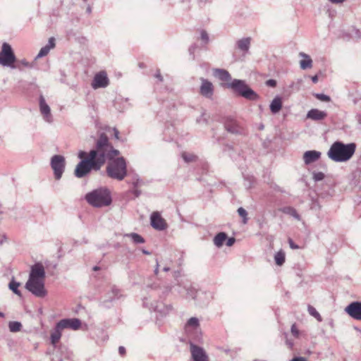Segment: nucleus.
<instances>
[{
	"label": "nucleus",
	"instance_id": "51",
	"mask_svg": "<svg viewBox=\"0 0 361 361\" xmlns=\"http://www.w3.org/2000/svg\"><path fill=\"white\" fill-rule=\"evenodd\" d=\"M87 153L84 151H80L78 153V158L83 159L86 156Z\"/></svg>",
	"mask_w": 361,
	"mask_h": 361
},
{
	"label": "nucleus",
	"instance_id": "35",
	"mask_svg": "<svg viewBox=\"0 0 361 361\" xmlns=\"http://www.w3.org/2000/svg\"><path fill=\"white\" fill-rule=\"evenodd\" d=\"M22 324L19 322H10L8 324V328L11 332H18L20 331Z\"/></svg>",
	"mask_w": 361,
	"mask_h": 361
},
{
	"label": "nucleus",
	"instance_id": "4",
	"mask_svg": "<svg viewBox=\"0 0 361 361\" xmlns=\"http://www.w3.org/2000/svg\"><path fill=\"white\" fill-rule=\"evenodd\" d=\"M114 157L109 159L111 161L106 166V173L113 179L122 180L127 175L126 162L123 157L116 159Z\"/></svg>",
	"mask_w": 361,
	"mask_h": 361
},
{
	"label": "nucleus",
	"instance_id": "11",
	"mask_svg": "<svg viewBox=\"0 0 361 361\" xmlns=\"http://www.w3.org/2000/svg\"><path fill=\"white\" fill-rule=\"evenodd\" d=\"M225 129L233 134H243L245 133L244 128L238 123V122L233 118L228 116L224 121Z\"/></svg>",
	"mask_w": 361,
	"mask_h": 361
},
{
	"label": "nucleus",
	"instance_id": "22",
	"mask_svg": "<svg viewBox=\"0 0 361 361\" xmlns=\"http://www.w3.org/2000/svg\"><path fill=\"white\" fill-rule=\"evenodd\" d=\"M251 43V37H243L236 42L235 46L238 49L242 51L244 54H247L250 49Z\"/></svg>",
	"mask_w": 361,
	"mask_h": 361
},
{
	"label": "nucleus",
	"instance_id": "18",
	"mask_svg": "<svg viewBox=\"0 0 361 361\" xmlns=\"http://www.w3.org/2000/svg\"><path fill=\"white\" fill-rule=\"evenodd\" d=\"M45 278V271L43 265L40 263H37L31 267V271L28 279H42Z\"/></svg>",
	"mask_w": 361,
	"mask_h": 361
},
{
	"label": "nucleus",
	"instance_id": "54",
	"mask_svg": "<svg viewBox=\"0 0 361 361\" xmlns=\"http://www.w3.org/2000/svg\"><path fill=\"white\" fill-rule=\"evenodd\" d=\"M312 81L314 82V83H317L318 82V76L317 75H314L312 77Z\"/></svg>",
	"mask_w": 361,
	"mask_h": 361
},
{
	"label": "nucleus",
	"instance_id": "58",
	"mask_svg": "<svg viewBox=\"0 0 361 361\" xmlns=\"http://www.w3.org/2000/svg\"><path fill=\"white\" fill-rule=\"evenodd\" d=\"M158 271H159V264L157 262V267H156L155 270H154V272H155L156 274L158 273Z\"/></svg>",
	"mask_w": 361,
	"mask_h": 361
},
{
	"label": "nucleus",
	"instance_id": "60",
	"mask_svg": "<svg viewBox=\"0 0 361 361\" xmlns=\"http://www.w3.org/2000/svg\"><path fill=\"white\" fill-rule=\"evenodd\" d=\"M356 35H357V37L361 39V33L360 32L359 30H357Z\"/></svg>",
	"mask_w": 361,
	"mask_h": 361
},
{
	"label": "nucleus",
	"instance_id": "17",
	"mask_svg": "<svg viewBox=\"0 0 361 361\" xmlns=\"http://www.w3.org/2000/svg\"><path fill=\"white\" fill-rule=\"evenodd\" d=\"M39 110L43 116L44 119L51 123L52 121V116L51 114V109L49 106L47 104L44 97L43 95L39 96Z\"/></svg>",
	"mask_w": 361,
	"mask_h": 361
},
{
	"label": "nucleus",
	"instance_id": "10",
	"mask_svg": "<svg viewBox=\"0 0 361 361\" xmlns=\"http://www.w3.org/2000/svg\"><path fill=\"white\" fill-rule=\"evenodd\" d=\"M190 350L193 361H209V356L203 348L190 343Z\"/></svg>",
	"mask_w": 361,
	"mask_h": 361
},
{
	"label": "nucleus",
	"instance_id": "1",
	"mask_svg": "<svg viewBox=\"0 0 361 361\" xmlns=\"http://www.w3.org/2000/svg\"><path fill=\"white\" fill-rule=\"evenodd\" d=\"M120 152L113 147L107 135L102 133L95 143V149L90 150L88 157L80 161L75 167L74 174L77 178H83L91 170L99 171L106 159L118 156Z\"/></svg>",
	"mask_w": 361,
	"mask_h": 361
},
{
	"label": "nucleus",
	"instance_id": "56",
	"mask_svg": "<svg viewBox=\"0 0 361 361\" xmlns=\"http://www.w3.org/2000/svg\"><path fill=\"white\" fill-rule=\"evenodd\" d=\"M5 240H6V237L4 235L0 237V245H1Z\"/></svg>",
	"mask_w": 361,
	"mask_h": 361
},
{
	"label": "nucleus",
	"instance_id": "49",
	"mask_svg": "<svg viewBox=\"0 0 361 361\" xmlns=\"http://www.w3.org/2000/svg\"><path fill=\"white\" fill-rule=\"evenodd\" d=\"M118 353L121 356H123L126 354V348L123 346H120L118 348Z\"/></svg>",
	"mask_w": 361,
	"mask_h": 361
},
{
	"label": "nucleus",
	"instance_id": "24",
	"mask_svg": "<svg viewBox=\"0 0 361 361\" xmlns=\"http://www.w3.org/2000/svg\"><path fill=\"white\" fill-rule=\"evenodd\" d=\"M299 56L304 58L300 61V67L302 70L311 68L312 67V60L310 56L304 52H300Z\"/></svg>",
	"mask_w": 361,
	"mask_h": 361
},
{
	"label": "nucleus",
	"instance_id": "33",
	"mask_svg": "<svg viewBox=\"0 0 361 361\" xmlns=\"http://www.w3.org/2000/svg\"><path fill=\"white\" fill-rule=\"evenodd\" d=\"M274 259L277 265L281 266L285 262V252L282 250L277 252L274 255Z\"/></svg>",
	"mask_w": 361,
	"mask_h": 361
},
{
	"label": "nucleus",
	"instance_id": "34",
	"mask_svg": "<svg viewBox=\"0 0 361 361\" xmlns=\"http://www.w3.org/2000/svg\"><path fill=\"white\" fill-rule=\"evenodd\" d=\"M131 179L128 181L129 184H132L133 188H137L142 184V180L140 178L137 174L130 176Z\"/></svg>",
	"mask_w": 361,
	"mask_h": 361
},
{
	"label": "nucleus",
	"instance_id": "31",
	"mask_svg": "<svg viewBox=\"0 0 361 361\" xmlns=\"http://www.w3.org/2000/svg\"><path fill=\"white\" fill-rule=\"evenodd\" d=\"M199 327V320L196 317H191L185 325V330L190 331V329H197Z\"/></svg>",
	"mask_w": 361,
	"mask_h": 361
},
{
	"label": "nucleus",
	"instance_id": "25",
	"mask_svg": "<svg viewBox=\"0 0 361 361\" xmlns=\"http://www.w3.org/2000/svg\"><path fill=\"white\" fill-rule=\"evenodd\" d=\"M214 75L222 81L228 82L231 80V74L224 69L215 68L214 69Z\"/></svg>",
	"mask_w": 361,
	"mask_h": 361
},
{
	"label": "nucleus",
	"instance_id": "36",
	"mask_svg": "<svg viewBox=\"0 0 361 361\" xmlns=\"http://www.w3.org/2000/svg\"><path fill=\"white\" fill-rule=\"evenodd\" d=\"M307 310H308V312L310 315H312V317L316 318L318 321H319V322L322 321L321 315L319 314V313L317 311V310L314 307H312L311 305H308Z\"/></svg>",
	"mask_w": 361,
	"mask_h": 361
},
{
	"label": "nucleus",
	"instance_id": "61",
	"mask_svg": "<svg viewBox=\"0 0 361 361\" xmlns=\"http://www.w3.org/2000/svg\"><path fill=\"white\" fill-rule=\"evenodd\" d=\"M356 35H357V37L361 39V33L360 32L359 30H357Z\"/></svg>",
	"mask_w": 361,
	"mask_h": 361
},
{
	"label": "nucleus",
	"instance_id": "2",
	"mask_svg": "<svg viewBox=\"0 0 361 361\" xmlns=\"http://www.w3.org/2000/svg\"><path fill=\"white\" fill-rule=\"evenodd\" d=\"M356 145L353 142L344 144L341 141H336L330 147L327 155L336 162H345L353 157Z\"/></svg>",
	"mask_w": 361,
	"mask_h": 361
},
{
	"label": "nucleus",
	"instance_id": "27",
	"mask_svg": "<svg viewBox=\"0 0 361 361\" xmlns=\"http://www.w3.org/2000/svg\"><path fill=\"white\" fill-rule=\"evenodd\" d=\"M282 108V100L279 97H276L270 104V110L272 114H276L280 111Z\"/></svg>",
	"mask_w": 361,
	"mask_h": 361
},
{
	"label": "nucleus",
	"instance_id": "20",
	"mask_svg": "<svg viewBox=\"0 0 361 361\" xmlns=\"http://www.w3.org/2000/svg\"><path fill=\"white\" fill-rule=\"evenodd\" d=\"M154 310L159 314V316L162 317L168 314L172 310V307L171 305H166L161 302H158L153 307Z\"/></svg>",
	"mask_w": 361,
	"mask_h": 361
},
{
	"label": "nucleus",
	"instance_id": "63",
	"mask_svg": "<svg viewBox=\"0 0 361 361\" xmlns=\"http://www.w3.org/2000/svg\"><path fill=\"white\" fill-rule=\"evenodd\" d=\"M163 270L164 271H169L170 270V268L169 267H164Z\"/></svg>",
	"mask_w": 361,
	"mask_h": 361
},
{
	"label": "nucleus",
	"instance_id": "64",
	"mask_svg": "<svg viewBox=\"0 0 361 361\" xmlns=\"http://www.w3.org/2000/svg\"><path fill=\"white\" fill-rule=\"evenodd\" d=\"M99 269V267H97V266H95V267H93V270H94V271H97V270H98Z\"/></svg>",
	"mask_w": 361,
	"mask_h": 361
},
{
	"label": "nucleus",
	"instance_id": "53",
	"mask_svg": "<svg viewBox=\"0 0 361 361\" xmlns=\"http://www.w3.org/2000/svg\"><path fill=\"white\" fill-rule=\"evenodd\" d=\"M286 345L289 347V348H292L294 345L293 342L288 339H286Z\"/></svg>",
	"mask_w": 361,
	"mask_h": 361
},
{
	"label": "nucleus",
	"instance_id": "6",
	"mask_svg": "<svg viewBox=\"0 0 361 361\" xmlns=\"http://www.w3.org/2000/svg\"><path fill=\"white\" fill-rule=\"evenodd\" d=\"M16 61V57L11 46L7 42H4L0 51V64L3 66L13 67Z\"/></svg>",
	"mask_w": 361,
	"mask_h": 361
},
{
	"label": "nucleus",
	"instance_id": "43",
	"mask_svg": "<svg viewBox=\"0 0 361 361\" xmlns=\"http://www.w3.org/2000/svg\"><path fill=\"white\" fill-rule=\"evenodd\" d=\"M266 85L269 87H274L276 86V81L274 79H269L266 81Z\"/></svg>",
	"mask_w": 361,
	"mask_h": 361
},
{
	"label": "nucleus",
	"instance_id": "39",
	"mask_svg": "<svg viewBox=\"0 0 361 361\" xmlns=\"http://www.w3.org/2000/svg\"><path fill=\"white\" fill-rule=\"evenodd\" d=\"M315 97L322 102H329L331 100L330 97L324 94L318 93L315 94Z\"/></svg>",
	"mask_w": 361,
	"mask_h": 361
},
{
	"label": "nucleus",
	"instance_id": "44",
	"mask_svg": "<svg viewBox=\"0 0 361 361\" xmlns=\"http://www.w3.org/2000/svg\"><path fill=\"white\" fill-rule=\"evenodd\" d=\"M196 47H197L196 44H192L189 47V49H188L190 54L192 55L193 59L195 58L194 53L196 49Z\"/></svg>",
	"mask_w": 361,
	"mask_h": 361
},
{
	"label": "nucleus",
	"instance_id": "9",
	"mask_svg": "<svg viewBox=\"0 0 361 361\" xmlns=\"http://www.w3.org/2000/svg\"><path fill=\"white\" fill-rule=\"evenodd\" d=\"M121 290L116 286H112L111 290L106 293L99 305L103 308H110L112 302L121 297Z\"/></svg>",
	"mask_w": 361,
	"mask_h": 361
},
{
	"label": "nucleus",
	"instance_id": "19",
	"mask_svg": "<svg viewBox=\"0 0 361 361\" xmlns=\"http://www.w3.org/2000/svg\"><path fill=\"white\" fill-rule=\"evenodd\" d=\"M327 113L317 109H312L307 114V118L314 121H320L326 118Z\"/></svg>",
	"mask_w": 361,
	"mask_h": 361
},
{
	"label": "nucleus",
	"instance_id": "40",
	"mask_svg": "<svg viewBox=\"0 0 361 361\" xmlns=\"http://www.w3.org/2000/svg\"><path fill=\"white\" fill-rule=\"evenodd\" d=\"M182 157L183 158V159L186 161V162H190V161H192L195 159V156L194 155H192V154H187L186 153H183L182 154Z\"/></svg>",
	"mask_w": 361,
	"mask_h": 361
},
{
	"label": "nucleus",
	"instance_id": "62",
	"mask_svg": "<svg viewBox=\"0 0 361 361\" xmlns=\"http://www.w3.org/2000/svg\"><path fill=\"white\" fill-rule=\"evenodd\" d=\"M357 121H358L359 123L361 124V114L357 116Z\"/></svg>",
	"mask_w": 361,
	"mask_h": 361
},
{
	"label": "nucleus",
	"instance_id": "41",
	"mask_svg": "<svg viewBox=\"0 0 361 361\" xmlns=\"http://www.w3.org/2000/svg\"><path fill=\"white\" fill-rule=\"evenodd\" d=\"M291 333L292 334L295 336V337H298L299 336V331L296 326V324H293L292 326H291Z\"/></svg>",
	"mask_w": 361,
	"mask_h": 361
},
{
	"label": "nucleus",
	"instance_id": "59",
	"mask_svg": "<svg viewBox=\"0 0 361 361\" xmlns=\"http://www.w3.org/2000/svg\"><path fill=\"white\" fill-rule=\"evenodd\" d=\"M212 0H200V3L205 4L207 2H210Z\"/></svg>",
	"mask_w": 361,
	"mask_h": 361
},
{
	"label": "nucleus",
	"instance_id": "21",
	"mask_svg": "<svg viewBox=\"0 0 361 361\" xmlns=\"http://www.w3.org/2000/svg\"><path fill=\"white\" fill-rule=\"evenodd\" d=\"M321 152L316 150L307 151L303 154V160L305 164L308 165L318 160L320 158Z\"/></svg>",
	"mask_w": 361,
	"mask_h": 361
},
{
	"label": "nucleus",
	"instance_id": "45",
	"mask_svg": "<svg viewBox=\"0 0 361 361\" xmlns=\"http://www.w3.org/2000/svg\"><path fill=\"white\" fill-rule=\"evenodd\" d=\"M226 240H226V244L228 247L232 246L234 244L235 241V239L234 238H227Z\"/></svg>",
	"mask_w": 361,
	"mask_h": 361
},
{
	"label": "nucleus",
	"instance_id": "55",
	"mask_svg": "<svg viewBox=\"0 0 361 361\" xmlns=\"http://www.w3.org/2000/svg\"><path fill=\"white\" fill-rule=\"evenodd\" d=\"M329 1L334 4H340V3H343L345 0H329Z\"/></svg>",
	"mask_w": 361,
	"mask_h": 361
},
{
	"label": "nucleus",
	"instance_id": "57",
	"mask_svg": "<svg viewBox=\"0 0 361 361\" xmlns=\"http://www.w3.org/2000/svg\"><path fill=\"white\" fill-rule=\"evenodd\" d=\"M142 253H143V254H145V255H150V252H149L148 250H145V249H143V250H142Z\"/></svg>",
	"mask_w": 361,
	"mask_h": 361
},
{
	"label": "nucleus",
	"instance_id": "30",
	"mask_svg": "<svg viewBox=\"0 0 361 361\" xmlns=\"http://www.w3.org/2000/svg\"><path fill=\"white\" fill-rule=\"evenodd\" d=\"M20 286V283L12 279L8 283V288L12 290L15 294H16L19 297H22V293L20 290H19L18 288Z\"/></svg>",
	"mask_w": 361,
	"mask_h": 361
},
{
	"label": "nucleus",
	"instance_id": "28",
	"mask_svg": "<svg viewBox=\"0 0 361 361\" xmlns=\"http://www.w3.org/2000/svg\"><path fill=\"white\" fill-rule=\"evenodd\" d=\"M227 239V234L224 232L219 233L217 235H215L214 238V244L218 247H220L224 245V243Z\"/></svg>",
	"mask_w": 361,
	"mask_h": 361
},
{
	"label": "nucleus",
	"instance_id": "48",
	"mask_svg": "<svg viewBox=\"0 0 361 361\" xmlns=\"http://www.w3.org/2000/svg\"><path fill=\"white\" fill-rule=\"evenodd\" d=\"M132 193L135 195V197H139L141 194V191L137 190V188H134L132 190Z\"/></svg>",
	"mask_w": 361,
	"mask_h": 361
},
{
	"label": "nucleus",
	"instance_id": "23",
	"mask_svg": "<svg viewBox=\"0 0 361 361\" xmlns=\"http://www.w3.org/2000/svg\"><path fill=\"white\" fill-rule=\"evenodd\" d=\"M55 47V39L51 37L49 39L48 44L44 47H42L36 56V59L42 58L43 56H47L51 49H53Z\"/></svg>",
	"mask_w": 361,
	"mask_h": 361
},
{
	"label": "nucleus",
	"instance_id": "47",
	"mask_svg": "<svg viewBox=\"0 0 361 361\" xmlns=\"http://www.w3.org/2000/svg\"><path fill=\"white\" fill-rule=\"evenodd\" d=\"M154 77L157 78L160 82L163 81V77L161 75L159 70L157 71V73L154 75Z\"/></svg>",
	"mask_w": 361,
	"mask_h": 361
},
{
	"label": "nucleus",
	"instance_id": "5",
	"mask_svg": "<svg viewBox=\"0 0 361 361\" xmlns=\"http://www.w3.org/2000/svg\"><path fill=\"white\" fill-rule=\"evenodd\" d=\"M226 87L246 99L257 101L259 98V96L246 84L245 80L233 79L226 84Z\"/></svg>",
	"mask_w": 361,
	"mask_h": 361
},
{
	"label": "nucleus",
	"instance_id": "12",
	"mask_svg": "<svg viewBox=\"0 0 361 361\" xmlns=\"http://www.w3.org/2000/svg\"><path fill=\"white\" fill-rule=\"evenodd\" d=\"M150 224L157 231H164L167 228V224L158 212H154L150 216Z\"/></svg>",
	"mask_w": 361,
	"mask_h": 361
},
{
	"label": "nucleus",
	"instance_id": "13",
	"mask_svg": "<svg viewBox=\"0 0 361 361\" xmlns=\"http://www.w3.org/2000/svg\"><path fill=\"white\" fill-rule=\"evenodd\" d=\"M200 80L201 81L200 94L207 99H212L214 92L213 84L204 78H200Z\"/></svg>",
	"mask_w": 361,
	"mask_h": 361
},
{
	"label": "nucleus",
	"instance_id": "7",
	"mask_svg": "<svg viewBox=\"0 0 361 361\" xmlns=\"http://www.w3.org/2000/svg\"><path fill=\"white\" fill-rule=\"evenodd\" d=\"M25 288L37 298H44L47 295L44 280L28 279L25 283Z\"/></svg>",
	"mask_w": 361,
	"mask_h": 361
},
{
	"label": "nucleus",
	"instance_id": "38",
	"mask_svg": "<svg viewBox=\"0 0 361 361\" xmlns=\"http://www.w3.org/2000/svg\"><path fill=\"white\" fill-rule=\"evenodd\" d=\"M325 178V175L323 172L320 171H314L312 173V178L315 182H318L322 180Z\"/></svg>",
	"mask_w": 361,
	"mask_h": 361
},
{
	"label": "nucleus",
	"instance_id": "42",
	"mask_svg": "<svg viewBox=\"0 0 361 361\" xmlns=\"http://www.w3.org/2000/svg\"><path fill=\"white\" fill-rule=\"evenodd\" d=\"M201 39L203 40L205 43H207L209 41V36L208 34L205 30L201 31Z\"/></svg>",
	"mask_w": 361,
	"mask_h": 361
},
{
	"label": "nucleus",
	"instance_id": "16",
	"mask_svg": "<svg viewBox=\"0 0 361 361\" xmlns=\"http://www.w3.org/2000/svg\"><path fill=\"white\" fill-rule=\"evenodd\" d=\"M345 311L353 319L361 321V302H353L345 309Z\"/></svg>",
	"mask_w": 361,
	"mask_h": 361
},
{
	"label": "nucleus",
	"instance_id": "14",
	"mask_svg": "<svg viewBox=\"0 0 361 361\" xmlns=\"http://www.w3.org/2000/svg\"><path fill=\"white\" fill-rule=\"evenodd\" d=\"M59 327L62 328L63 330L65 329H69L71 330H78L81 326V321L78 318H68L63 319L58 322Z\"/></svg>",
	"mask_w": 361,
	"mask_h": 361
},
{
	"label": "nucleus",
	"instance_id": "46",
	"mask_svg": "<svg viewBox=\"0 0 361 361\" xmlns=\"http://www.w3.org/2000/svg\"><path fill=\"white\" fill-rule=\"evenodd\" d=\"M288 243H289L290 248H292V249H298L299 248V246L298 245L295 244L291 238L288 239Z\"/></svg>",
	"mask_w": 361,
	"mask_h": 361
},
{
	"label": "nucleus",
	"instance_id": "8",
	"mask_svg": "<svg viewBox=\"0 0 361 361\" xmlns=\"http://www.w3.org/2000/svg\"><path fill=\"white\" fill-rule=\"evenodd\" d=\"M50 166L56 180H60L65 171L66 160L63 156L56 154L51 157Z\"/></svg>",
	"mask_w": 361,
	"mask_h": 361
},
{
	"label": "nucleus",
	"instance_id": "52",
	"mask_svg": "<svg viewBox=\"0 0 361 361\" xmlns=\"http://www.w3.org/2000/svg\"><path fill=\"white\" fill-rule=\"evenodd\" d=\"M114 137L116 140H119V131L116 128H114Z\"/></svg>",
	"mask_w": 361,
	"mask_h": 361
},
{
	"label": "nucleus",
	"instance_id": "32",
	"mask_svg": "<svg viewBox=\"0 0 361 361\" xmlns=\"http://www.w3.org/2000/svg\"><path fill=\"white\" fill-rule=\"evenodd\" d=\"M126 236L130 238L135 244H141L145 242L143 237L136 233L126 234Z\"/></svg>",
	"mask_w": 361,
	"mask_h": 361
},
{
	"label": "nucleus",
	"instance_id": "26",
	"mask_svg": "<svg viewBox=\"0 0 361 361\" xmlns=\"http://www.w3.org/2000/svg\"><path fill=\"white\" fill-rule=\"evenodd\" d=\"M63 331L62 328L59 327L58 322L56 323L55 328L51 332L50 339L51 343L53 345H55L61 337V331Z\"/></svg>",
	"mask_w": 361,
	"mask_h": 361
},
{
	"label": "nucleus",
	"instance_id": "50",
	"mask_svg": "<svg viewBox=\"0 0 361 361\" xmlns=\"http://www.w3.org/2000/svg\"><path fill=\"white\" fill-rule=\"evenodd\" d=\"M290 361H306V359L302 357H295L293 358Z\"/></svg>",
	"mask_w": 361,
	"mask_h": 361
},
{
	"label": "nucleus",
	"instance_id": "29",
	"mask_svg": "<svg viewBox=\"0 0 361 361\" xmlns=\"http://www.w3.org/2000/svg\"><path fill=\"white\" fill-rule=\"evenodd\" d=\"M280 211L286 214L294 217L297 220L300 219V216L298 214L296 209L292 207H284L281 208Z\"/></svg>",
	"mask_w": 361,
	"mask_h": 361
},
{
	"label": "nucleus",
	"instance_id": "37",
	"mask_svg": "<svg viewBox=\"0 0 361 361\" xmlns=\"http://www.w3.org/2000/svg\"><path fill=\"white\" fill-rule=\"evenodd\" d=\"M238 213L239 216L243 218V224H247L248 221L247 211L243 207H239L238 209Z\"/></svg>",
	"mask_w": 361,
	"mask_h": 361
},
{
	"label": "nucleus",
	"instance_id": "3",
	"mask_svg": "<svg viewBox=\"0 0 361 361\" xmlns=\"http://www.w3.org/2000/svg\"><path fill=\"white\" fill-rule=\"evenodd\" d=\"M86 201L94 207H103L111 204V192L106 188L95 189L85 195Z\"/></svg>",
	"mask_w": 361,
	"mask_h": 361
},
{
	"label": "nucleus",
	"instance_id": "15",
	"mask_svg": "<svg viewBox=\"0 0 361 361\" xmlns=\"http://www.w3.org/2000/svg\"><path fill=\"white\" fill-rule=\"evenodd\" d=\"M109 85V78L106 72L101 71L97 73L92 82V87L96 90L98 88H104L107 87Z\"/></svg>",
	"mask_w": 361,
	"mask_h": 361
}]
</instances>
